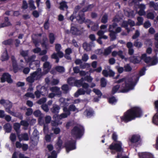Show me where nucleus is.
<instances>
[{
	"label": "nucleus",
	"mask_w": 158,
	"mask_h": 158,
	"mask_svg": "<svg viewBox=\"0 0 158 158\" xmlns=\"http://www.w3.org/2000/svg\"><path fill=\"white\" fill-rule=\"evenodd\" d=\"M142 115L143 111L140 108L133 107L127 110L123 116L120 117L121 121L126 123L136 118H140Z\"/></svg>",
	"instance_id": "1"
},
{
	"label": "nucleus",
	"mask_w": 158,
	"mask_h": 158,
	"mask_svg": "<svg viewBox=\"0 0 158 158\" xmlns=\"http://www.w3.org/2000/svg\"><path fill=\"white\" fill-rule=\"evenodd\" d=\"M122 144L120 141L118 142L117 143H112L109 146V149L112 150L111 153L112 154H114L115 152H113V150H115L118 152V154L117 158H120L122 154V153H120L119 152H122L123 151V148H122Z\"/></svg>",
	"instance_id": "2"
},
{
	"label": "nucleus",
	"mask_w": 158,
	"mask_h": 158,
	"mask_svg": "<svg viewBox=\"0 0 158 158\" xmlns=\"http://www.w3.org/2000/svg\"><path fill=\"white\" fill-rule=\"evenodd\" d=\"M85 129L81 126H75L71 130V134L72 136L76 139H80L84 135Z\"/></svg>",
	"instance_id": "3"
},
{
	"label": "nucleus",
	"mask_w": 158,
	"mask_h": 158,
	"mask_svg": "<svg viewBox=\"0 0 158 158\" xmlns=\"http://www.w3.org/2000/svg\"><path fill=\"white\" fill-rule=\"evenodd\" d=\"M41 71V70L40 68H38L36 71L31 73L30 76L26 78L27 81L32 84L35 80H37L40 79L42 77Z\"/></svg>",
	"instance_id": "4"
},
{
	"label": "nucleus",
	"mask_w": 158,
	"mask_h": 158,
	"mask_svg": "<svg viewBox=\"0 0 158 158\" xmlns=\"http://www.w3.org/2000/svg\"><path fill=\"white\" fill-rule=\"evenodd\" d=\"M61 48V47L60 44H56L55 45V50L57 52H54L51 55V58L52 59H55L56 63L59 62V58H62L64 56L63 53L60 51Z\"/></svg>",
	"instance_id": "5"
},
{
	"label": "nucleus",
	"mask_w": 158,
	"mask_h": 158,
	"mask_svg": "<svg viewBox=\"0 0 158 158\" xmlns=\"http://www.w3.org/2000/svg\"><path fill=\"white\" fill-rule=\"evenodd\" d=\"M134 85L132 81L131 80H128L127 81H125L124 84H123L121 87V92L122 93H125L134 88Z\"/></svg>",
	"instance_id": "6"
},
{
	"label": "nucleus",
	"mask_w": 158,
	"mask_h": 158,
	"mask_svg": "<svg viewBox=\"0 0 158 158\" xmlns=\"http://www.w3.org/2000/svg\"><path fill=\"white\" fill-rule=\"evenodd\" d=\"M76 140L71 139V140H67L64 143V147L67 153L76 148Z\"/></svg>",
	"instance_id": "7"
},
{
	"label": "nucleus",
	"mask_w": 158,
	"mask_h": 158,
	"mask_svg": "<svg viewBox=\"0 0 158 158\" xmlns=\"http://www.w3.org/2000/svg\"><path fill=\"white\" fill-rule=\"evenodd\" d=\"M35 57V56L33 55L26 60L27 62H30L29 66L33 69H35V68H37L39 66V64L38 63V61L34 60Z\"/></svg>",
	"instance_id": "8"
},
{
	"label": "nucleus",
	"mask_w": 158,
	"mask_h": 158,
	"mask_svg": "<svg viewBox=\"0 0 158 158\" xmlns=\"http://www.w3.org/2000/svg\"><path fill=\"white\" fill-rule=\"evenodd\" d=\"M1 81L3 83L6 81L9 83H12L13 80L11 78V76L8 73H4L1 78Z\"/></svg>",
	"instance_id": "9"
},
{
	"label": "nucleus",
	"mask_w": 158,
	"mask_h": 158,
	"mask_svg": "<svg viewBox=\"0 0 158 158\" xmlns=\"http://www.w3.org/2000/svg\"><path fill=\"white\" fill-rule=\"evenodd\" d=\"M60 109V107L59 105L53 104L52 105V107L50 109L51 112L54 114L53 118H55V120L56 119V117L58 115Z\"/></svg>",
	"instance_id": "10"
},
{
	"label": "nucleus",
	"mask_w": 158,
	"mask_h": 158,
	"mask_svg": "<svg viewBox=\"0 0 158 158\" xmlns=\"http://www.w3.org/2000/svg\"><path fill=\"white\" fill-rule=\"evenodd\" d=\"M4 106L6 112L13 115L14 112L10 110L12 107V104L11 102L8 100H6V102L5 104L4 105Z\"/></svg>",
	"instance_id": "11"
},
{
	"label": "nucleus",
	"mask_w": 158,
	"mask_h": 158,
	"mask_svg": "<svg viewBox=\"0 0 158 158\" xmlns=\"http://www.w3.org/2000/svg\"><path fill=\"white\" fill-rule=\"evenodd\" d=\"M77 20L80 23H82L85 20V15L84 12L82 10L79 12L78 15L76 16Z\"/></svg>",
	"instance_id": "12"
},
{
	"label": "nucleus",
	"mask_w": 158,
	"mask_h": 158,
	"mask_svg": "<svg viewBox=\"0 0 158 158\" xmlns=\"http://www.w3.org/2000/svg\"><path fill=\"white\" fill-rule=\"evenodd\" d=\"M80 31L73 23L71 25L70 32L74 35H78L80 34Z\"/></svg>",
	"instance_id": "13"
},
{
	"label": "nucleus",
	"mask_w": 158,
	"mask_h": 158,
	"mask_svg": "<svg viewBox=\"0 0 158 158\" xmlns=\"http://www.w3.org/2000/svg\"><path fill=\"white\" fill-rule=\"evenodd\" d=\"M128 60L130 62L134 64H139L141 61V57L138 56H132L128 58Z\"/></svg>",
	"instance_id": "14"
},
{
	"label": "nucleus",
	"mask_w": 158,
	"mask_h": 158,
	"mask_svg": "<svg viewBox=\"0 0 158 158\" xmlns=\"http://www.w3.org/2000/svg\"><path fill=\"white\" fill-rule=\"evenodd\" d=\"M102 74L105 77H107L108 76L110 77H112L114 76L115 73L110 69H109L108 71L106 69L103 70Z\"/></svg>",
	"instance_id": "15"
},
{
	"label": "nucleus",
	"mask_w": 158,
	"mask_h": 158,
	"mask_svg": "<svg viewBox=\"0 0 158 158\" xmlns=\"http://www.w3.org/2000/svg\"><path fill=\"white\" fill-rule=\"evenodd\" d=\"M43 67L44 73L47 74L50 71L52 68V65L49 62L46 61L44 63Z\"/></svg>",
	"instance_id": "16"
},
{
	"label": "nucleus",
	"mask_w": 158,
	"mask_h": 158,
	"mask_svg": "<svg viewBox=\"0 0 158 158\" xmlns=\"http://www.w3.org/2000/svg\"><path fill=\"white\" fill-rule=\"evenodd\" d=\"M140 136L138 135H133L130 139V141L132 143H136L139 141L140 140Z\"/></svg>",
	"instance_id": "17"
},
{
	"label": "nucleus",
	"mask_w": 158,
	"mask_h": 158,
	"mask_svg": "<svg viewBox=\"0 0 158 158\" xmlns=\"http://www.w3.org/2000/svg\"><path fill=\"white\" fill-rule=\"evenodd\" d=\"M94 114V111L91 108L86 109L84 112V114L88 117H90Z\"/></svg>",
	"instance_id": "18"
},
{
	"label": "nucleus",
	"mask_w": 158,
	"mask_h": 158,
	"mask_svg": "<svg viewBox=\"0 0 158 158\" xmlns=\"http://www.w3.org/2000/svg\"><path fill=\"white\" fill-rule=\"evenodd\" d=\"M141 60H143L145 63H148L150 62L152 58L150 56H147V54L144 53L142 54L141 57Z\"/></svg>",
	"instance_id": "19"
},
{
	"label": "nucleus",
	"mask_w": 158,
	"mask_h": 158,
	"mask_svg": "<svg viewBox=\"0 0 158 158\" xmlns=\"http://www.w3.org/2000/svg\"><path fill=\"white\" fill-rule=\"evenodd\" d=\"M59 8L61 10H64V9H67L68 6L67 4V2L65 1H62L60 3Z\"/></svg>",
	"instance_id": "20"
},
{
	"label": "nucleus",
	"mask_w": 158,
	"mask_h": 158,
	"mask_svg": "<svg viewBox=\"0 0 158 158\" xmlns=\"http://www.w3.org/2000/svg\"><path fill=\"white\" fill-rule=\"evenodd\" d=\"M9 56L6 49L5 51L3 52L1 56V60L2 61L8 60L9 59Z\"/></svg>",
	"instance_id": "21"
},
{
	"label": "nucleus",
	"mask_w": 158,
	"mask_h": 158,
	"mask_svg": "<svg viewBox=\"0 0 158 158\" xmlns=\"http://www.w3.org/2000/svg\"><path fill=\"white\" fill-rule=\"evenodd\" d=\"M17 135L20 141H21L22 140H23L25 141H27L29 140L28 135L27 133H24L23 134H22L21 137H20V135L19 134Z\"/></svg>",
	"instance_id": "22"
},
{
	"label": "nucleus",
	"mask_w": 158,
	"mask_h": 158,
	"mask_svg": "<svg viewBox=\"0 0 158 158\" xmlns=\"http://www.w3.org/2000/svg\"><path fill=\"white\" fill-rule=\"evenodd\" d=\"M140 158H154L153 155L148 152H145L142 153L140 156Z\"/></svg>",
	"instance_id": "23"
},
{
	"label": "nucleus",
	"mask_w": 158,
	"mask_h": 158,
	"mask_svg": "<svg viewBox=\"0 0 158 158\" xmlns=\"http://www.w3.org/2000/svg\"><path fill=\"white\" fill-rule=\"evenodd\" d=\"M95 5L94 4H91L85 7L82 10L84 12L91 11L92 9L94 6Z\"/></svg>",
	"instance_id": "24"
},
{
	"label": "nucleus",
	"mask_w": 158,
	"mask_h": 158,
	"mask_svg": "<svg viewBox=\"0 0 158 158\" xmlns=\"http://www.w3.org/2000/svg\"><path fill=\"white\" fill-rule=\"evenodd\" d=\"M3 128L6 132L7 133H10L11 131L12 127L9 123L5 124L3 126Z\"/></svg>",
	"instance_id": "25"
},
{
	"label": "nucleus",
	"mask_w": 158,
	"mask_h": 158,
	"mask_svg": "<svg viewBox=\"0 0 158 158\" xmlns=\"http://www.w3.org/2000/svg\"><path fill=\"white\" fill-rule=\"evenodd\" d=\"M20 124L19 123H15L14 124V128L17 135L19 134L20 132Z\"/></svg>",
	"instance_id": "26"
},
{
	"label": "nucleus",
	"mask_w": 158,
	"mask_h": 158,
	"mask_svg": "<svg viewBox=\"0 0 158 158\" xmlns=\"http://www.w3.org/2000/svg\"><path fill=\"white\" fill-rule=\"evenodd\" d=\"M109 31L110 32L109 35L110 38V41H112L115 40L116 38V32L113 30H109Z\"/></svg>",
	"instance_id": "27"
},
{
	"label": "nucleus",
	"mask_w": 158,
	"mask_h": 158,
	"mask_svg": "<svg viewBox=\"0 0 158 158\" xmlns=\"http://www.w3.org/2000/svg\"><path fill=\"white\" fill-rule=\"evenodd\" d=\"M152 122L154 124L158 126V112H157L153 117Z\"/></svg>",
	"instance_id": "28"
},
{
	"label": "nucleus",
	"mask_w": 158,
	"mask_h": 158,
	"mask_svg": "<svg viewBox=\"0 0 158 158\" xmlns=\"http://www.w3.org/2000/svg\"><path fill=\"white\" fill-rule=\"evenodd\" d=\"M137 22L136 23V25L140 26L143 24V18L142 17L139 16L137 18Z\"/></svg>",
	"instance_id": "29"
},
{
	"label": "nucleus",
	"mask_w": 158,
	"mask_h": 158,
	"mask_svg": "<svg viewBox=\"0 0 158 158\" xmlns=\"http://www.w3.org/2000/svg\"><path fill=\"white\" fill-rule=\"evenodd\" d=\"M84 81V78L82 77L80 80H76L74 82L75 86H78L79 85L81 86Z\"/></svg>",
	"instance_id": "30"
},
{
	"label": "nucleus",
	"mask_w": 158,
	"mask_h": 158,
	"mask_svg": "<svg viewBox=\"0 0 158 158\" xmlns=\"http://www.w3.org/2000/svg\"><path fill=\"white\" fill-rule=\"evenodd\" d=\"M107 84V81L105 78L103 77L100 79V85L101 87H105Z\"/></svg>",
	"instance_id": "31"
},
{
	"label": "nucleus",
	"mask_w": 158,
	"mask_h": 158,
	"mask_svg": "<svg viewBox=\"0 0 158 158\" xmlns=\"http://www.w3.org/2000/svg\"><path fill=\"white\" fill-rule=\"evenodd\" d=\"M55 69L59 73H63L65 72V69L62 66H57L55 67Z\"/></svg>",
	"instance_id": "32"
},
{
	"label": "nucleus",
	"mask_w": 158,
	"mask_h": 158,
	"mask_svg": "<svg viewBox=\"0 0 158 158\" xmlns=\"http://www.w3.org/2000/svg\"><path fill=\"white\" fill-rule=\"evenodd\" d=\"M13 42V40L12 39H9L8 40H4L2 42V44L6 45H11Z\"/></svg>",
	"instance_id": "33"
},
{
	"label": "nucleus",
	"mask_w": 158,
	"mask_h": 158,
	"mask_svg": "<svg viewBox=\"0 0 158 158\" xmlns=\"http://www.w3.org/2000/svg\"><path fill=\"white\" fill-rule=\"evenodd\" d=\"M125 14H126L127 16L129 18H133L135 15V14H134V11L133 10L130 11H126Z\"/></svg>",
	"instance_id": "34"
},
{
	"label": "nucleus",
	"mask_w": 158,
	"mask_h": 158,
	"mask_svg": "<svg viewBox=\"0 0 158 158\" xmlns=\"http://www.w3.org/2000/svg\"><path fill=\"white\" fill-rule=\"evenodd\" d=\"M49 38L50 43L51 44H53L55 40L54 34L52 33H50L49 35Z\"/></svg>",
	"instance_id": "35"
},
{
	"label": "nucleus",
	"mask_w": 158,
	"mask_h": 158,
	"mask_svg": "<svg viewBox=\"0 0 158 158\" xmlns=\"http://www.w3.org/2000/svg\"><path fill=\"white\" fill-rule=\"evenodd\" d=\"M59 102L60 103V105L62 107L67 106L68 103L65 102V99L63 98H61L59 100Z\"/></svg>",
	"instance_id": "36"
},
{
	"label": "nucleus",
	"mask_w": 158,
	"mask_h": 158,
	"mask_svg": "<svg viewBox=\"0 0 158 158\" xmlns=\"http://www.w3.org/2000/svg\"><path fill=\"white\" fill-rule=\"evenodd\" d=\"M109 102L112 105L114 104L117 101V99H116L115 97L114 96H112L109 98L108 99Z\"/></svg>",
	"instance_id": "37"
},
{
	"label": "nucleus",
	"mask_w": 158,
	"mask_h": 158,
	"mask_svg": "<svg viewBox=\"0 0 158 158\" xmlns=\"http://www.w3.org/2000/svg\"><path fill=\"white\" fill-rule=\"evenodd\" d=\"M150 6L153 7L155 10H158V4L155 3L153 2H151L149 3Z\"/></svg>",
	"instance_id": "38"
},
{
	"label": "nucleus",
	"mask_w": 158,
	"mask_h": 158,
	"mask_svg": "<svg viewBox=\"0 0 158 158\" xmlns=\"http://www.w3.org/2000/svg\"><path fill=\"white\" fill-rule=\"evenodd\" d=\"M138 40H135L134 43L133 45L138 48H141L143 45L142 43L141 42L138 41Z\"/></svg>",
	"instance_id": "39"
},
{
	"label": "nucleus",
	"mask_w": 158,
	"mask_h": 158,
	"mask_svg": "<svg viewBox=\"0 0 158 158\" xmlns=\"http://www.w3.org/2000/svg\"><path fill=\"white\" fill-rule=\"evenodd\" d=\"M90 67V65L88 63H82L80 65V67L81 69H84L85 68H89Z\"/></svg>",
	"instance_id": "40"
},
{
	"label": "nucleus",
	"mask_w": 158,
	"mask_h": 158,
	"mask_svg": "<svg viewBox=\"0 0 158 158\" xmlns=\"http://www.w3.org/2000/svg\"><path fill=\"white\" fill-rule=\"evenodd\" d=\"M112 48L111 46H109L104 50V54L105 56L109 55L111 52Z\"/></svg>",
	"instance_id": "41"
},
{
	"label": "nucleus",
	"mask_w": 158,
	"mask_h": 158,
	"mask_svg": "<svg viewBox=\"0 0 158 158\" xmlns=\"http://www.w3.org/2000/svg\"><path fill=\"white\" fill-rule=\"evenodd\" d=\"M69 115L65 113H62L60 115L58 114L56 117V119L57 118V119H61L62 118H67L68 116Z\"/></svg>",
	"instance_id": "42"
},
{
	"label": "nucleus",
	"mask_w": 158,
	"mask_h": 158,
	"mask_svg": "<svg viewBox=\"0 0 158 158\" xmlns=\"http://www.w3.org/2000/svg\"><path fill=\"white\" fill-rule=\"evenodd\" d=\"M29 4L30 8L31 10H35L36 8V7L34 5V2L32 0H30L29 1Z\"/></svg>",
	"instance_id": "43"
},
{
	"label": "nucleus",
	"mask_w": 158,
	"mask_h": 158,
	"mask_svg": "<svg viewBox=\"0 0 158 158\" xmlns=\"http://www.w3.org/2000/svg\"><path fill=\"white\" fill-rule=\"evenodd\" d=\"M158 63V58L156 56H154L152 57V60L151 64L152 65H154Z\"/></svg>",
	"instance_id": "44"
},
{
	"label": "nucleus",
	"mask_w": 158,
	"mask_h": 158,
	"mask_svg": "<svg viewBox=\"0 0 158 158\" xmlns=\"http://www.w3.org/2000/svg\"><path fill=\"white\" fill-rule=\"evenodd\" d=\"M132 70V68L129 64H127L124 66V71L126 72H129Z\"/></svg>",
	"instance_id": "45"
},
{
	"label": "nucleus",
	"mask_w": 158,
	"mask_h": 158,
	"mask_svg": "<svg viewBox=\"0 0 158 158\" xmlns=\"http://www.w3.org/2000/svg\"><path fill=\"white\" fill-rule=\"evenodd\" d=\"M108 19V16L107 15L105 14L102 17L101 22L102 23L105 24L107 22Z\"/></svg>",
	"instance_id": "46"
},
{
	"label": "nucleus",
	"mask_w": 158,
	"mask_h": 158,
	"mask_svg": "<svg viewBox=\"0 0 158 158\" xmlns=\"http://www.w3.org/2000/svg\"><path fill=\"white\" fill-rule=\"evenodd\" d=\"M120 88V85H117L114 86L112 90L111 93L113 94H114L118 90V89Z\"/></svg>",
	"instance_id": "47"
},
{
	"label": "nucleus",
	"mask_w": 158,
	"mask_h": 158,
	"mask_svg": "<svg viewBox=\"0 0 158 158\" xmlns=\"http://www.w3.org/2000/svg\"><path fill=\"white\" fill-rule=\"evenodd\" d=\"M93 91L98 96V98H101L102 95V93L100 90L99 89H94Z\"/></svg>",
	"instance_id": "48"
},
{
	"label": "nucleus",
	"mask_w": 158,
	"mask_h": 158,
	"mask_svg": "<svg viewBox=\"0 0 158 158\" xmlns=\"http://www.w3.org/2000/svg\"><path fill=\"white\" fill-rule=\"evenodd\" d=\"M57 153L55 150L53 151L51 153L50 155H49L48 158H57Z\"/></svg>",
	"instance_id": "49"
},
{
	"label": "nucleus",
	"mask_w": 158,
	"mask_h": 158,
	"mask_svg": "<svg viewBox=\"0 0 158 158\" xmlns=\"http://www.w3.org/2000/svg\"><path fill=\"white\" fill-rule=\"evenodd\" d=\"M20 54L23 57L25 58V57L27 56L28 54V51L26 50L24 51L22 50L20 51Z\"/></svg>",
	"instance_id": "50"
},
{
	"label": "nucleus",
	"mask_w": 158,
	"mask_h": 158,
	"mask_svg": "<svg viewBox=\"0 0 158 158\" xmlns=\"http://www.w3.org/2000/svg\"><path fill=\"white\" fill-rule=\"evenodd\" d=\"M61 89L65 93H67L69 90L68 85L67 84L63 85L61 87Z\"/></svg>",
	"instance_id": "51"
},
{
	"label": "nucleus",
	"mask_w": 158,
	"mask_h": 158,
	"mask_svg": "<svg viewBox=\"0 0 158 158\" xmlns=\"http://www.w3.org/2000/svg\"><path fill=\"white\" fill-rule=\"evenodd\" d=\"M13 72L15 73H17L19 70V68L17 63L12 64Z\"/></svg>",
	"instance_id": "52"
},
{
	"label": "nucleus",
	"mask_w": 158,
	"mask_h": 158,
	"mask_svg": "<svg viewBox=\"0 0 158 158\" xmlns=\"http://www.w3.org/2000/svg\"><path fill=\"white\" fill-rule=\"evenodd\" d=\"M11 25L12 24L10 22H8V23H7L4 22L3 23L0 24V28L8 27L11 26Z\"/></svg>",
	"instance_id": "53"
},
{
	"label": "nucleus",
	"mask_w": 158,
	"mask_h": 158,
	"mask_svg": "<svg viewBox=\"0 0 158 158\" xmlns=\"http://www.w3.org/2000/svg\"><path fill=\"white\" fill-rule=\"evenodd\" d=\"M33 114L36 117H40L42 115V114L40 111L39 110H38L34 111L33 113Z\"/></svg>",
	"instance_id": "54"
},
{
	"label": "nucleus",
	"mask_w": 158,
	"mask_h": 158,
	"mask_svg": "<svg viewBox=\"0 0 158 158\" xmlns=\"http://www.w3.org/2000/svg\"><path fill=\"white\" fill-rule=\"evenodd\" d=\"M10 139L11 142H15L16 139V137L15 134L14 133H11L10 135Z\"/></svg>",
	"instance_id": "55"
},
{
	"label": "nucleus",
	"mask_w": 158,
	"mask_h": 158,
	"mask_svg": "<svg viewBox=\"0 0 158 158\" xmlns=\"http://www.w3.org/2000/svg\"><path fill=\"white\" fill-rule=\"evenodd\" d=\"M28 4L26 0H24L23 1L22 5L21 7L22 9L26 10L28 8Z\"/></svg>",
	"instance_id": "56"
},
{
	"label": "nucleus",
	"mask_w": 158,
	"mask_h": 158,
	"mask_svg": "<svg viewBox=\"0 0 158 158\" xmlns=\"http://www.w3.org/2000/svg\"><path fill=\"white\" fill-rule=\"evenodd\" d=\"M69 110L70 111H75L77 110V109L75 105L73 104H71L70 105L69 107Z\"/></svg>",
	"instance_id": "57"
},
{
	"label": "nucleus",
	"mask_w": 158,
	"mask_h": 158,
	"mask_svg": "<svg viewBox=\"0 0 158 158\" xmlns=\"http://www.w3.org/2000/svg\"><path fill=\"white\" fill-rule=\"evenodd\" d=\"M91 27V30L93 31H97L98 28V24L97 23H94Z\"/></svg>",
	"instance_id": "58"
},
{
	"label": "nucleus",
	"mask_w": 158,
	"mask_h": 158,
	"mask_svg": "<svg viewBox=\"0 0 158 158\" xmlns=\"http://www.w3.org/2000/svg\"><path fill=\"white\" fill-rule=\"evenodd\" d=\"M117 55L122 59H125V60H126V58H125L124 56L123 55V52L121 50H119L118 52Z\"/></svg>",
	"instance_id": "59"
},
{
	"label": "nucleus",
	"mask_w": 158,
	"mask_h": 158,
	"mask_svg": "<svg viewBox=\"0 0 158 158\" xmlns=\"http://www.w3.org/2000/svg\"><path fill=\"white\" fill-rule=\"evenodd\" d=\"M140 35V33L138 30H136L135 34L132 36V39H137Z\"/></svg>",
	"instance_id": "60"
},
{
	"label": "nucleus",
	"mask_w": 158,
	"mask_h": 158,
	"mask_svg": "<svg viewBox=\"0 0 158 158\" xmlns=\"http://www.w3.org/2000/svg\"><path fill=\"white\" fill-rule=\"evenodd\" d=\"M46 101V98H43L39 99L37 102V103L41 105L43 104Z\"/></svg>",
	"instance_id": "61"
},
{
	"label": "nucleus",
	"mask_w": 158,
	"mask_h": 158,
	"mask_svg": "<svg viewBox=\"0 0 158 158\" xmlns=\"http://www.w3.org/2000/svg\"><path fill=\"white\" fill-rule=\"evenodd\" d=\"M145 28H148L151 26V24L149 21H145L143 24Z\"/></svg>",
	"instance_id": "62"
},
{
	"label": "nucleus",
	"mask_w": 158,
	"mask_h": 158,
	"mask_svg": "<svg viewBox=\"0 0 158 158\" xmlns=\"http://www.w3.org/2000/svg\"><path fill=\"white\" fill-rule=\"evenodd\" d=\"M33 113V110L31 108H28L27 109V111L26 113V115L27 116L31 115Z\"/></svg>",
	"instance_id": "63"
},
{
	"label": "nucleus",
	"mask_w": 158,
	"mask_h": 158,
	"mask_svg": "<svg viewBox=\"0 0 158 158\" xmlns=\"http://www.w3.org/2000/svg\"><path fill=\"white\" fill-rule=\"evenodd\" d=\"M63 107V112L69 115L71 114V112L69 110V108H68V109L66 106H64Z\"/></svg>",
	"instance_id": "64"
}]
</instances>
